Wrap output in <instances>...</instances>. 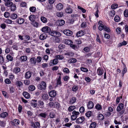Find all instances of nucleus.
<instances>
[{
	"instance_id": "a19ab883",
	"label": "nucleus",
	"mask_w": 128,
	"mask_h": 128,
	"mask_svg": "<svg viewBox=\"0 0 128 128\" xmlns=\"http://www.w3.org/2000/svg\"><path fill=\"white\" fill-rule=\"evenodd\" d=\"M11 6V11H14L15 10H16V6L14 4H12V5H11L10 6Z\"/></svg>"
},
{
	"instance_id": "6ab92c4d",
	"label": "nucleus",
	"mask_w": 128,
	"mask_h": 128,
	"mask_svg": "<svg viewBox=\"0 0 128 128\" xmlns=\"http://www.w3.org/2000/svg\"><path fill=\"white\" fill-rule=\"evenodd\" d=\"M4 2H6L5 5L6 6H9L10 5H11L13 4V3L10 2L11 0H4Z\"/></svg>"
},
{
	"instance_id": "f8f14e48",
	"label": "nucleus",
	"mask_w": 128,
	"mask_h": 128,
	"mask_svg": "<svg viewBox=\"0 0 128 128\" xmlns=\"http://www.w3.org/2000/svg\"><path fill=\"white\" fill-rule=\"evenodd\" d=\"M29 19L31 21V22H34L35 20L36 16L35 15H31L29 16Z\"/></svg>"
},
{
	"instance_id": "338daca9",
	"label": "nucleus",
	"mask_w": 128,
	"mask_h": 128,
	"mask_svg": "<svg viewBox=\"0 0 128 128\" xmlns=\"http://www.w3.org/2000/svg\"><path fill=\"white\" fill-rule=\"evenodd\" d=\"M0 27L2 29H4L6 27V24L4 23H2L0 26Z\"/></svg>"
},
{
	"instance_id": "8fccbe9b",
	"label": "nucleus",
	"mask_w": 128,
	"mask_h": 128,
	"mask_svg": "<svg viewBox=\"0 0 128 128\" xmlns=\"http://www.w3.org/2000/svg\"><path fill=\"white\" fill-rule=\"evenodd\" d=\"M29 9L31 12H34L36 10V8L34 6H32Z\"/></svg>"
},
{
	"instance_id": "ddd939ff",
	"label": "nucleus",
	"mask_w": 128,
	"mask_h": 128,
	"mask_svg": "<svg viewBox=\"0 0 128 128\" xmlns=\"http://www.w3.org/2000/svg\"><path fill=\"white\" fill-rule=\"evenodd\" d=\"M94 104L91 101H89L87 104V107L88 109H92L94 107Z\"/></svg>"
},
{
	"instance_id": "ea45409f",
	"label": "nucleus",
	"mask_w": 128,
	"mask_h": 128,
	"mask_svg": "<svg viewBox=\"0 0 128 128\" xmlns=\"http://www.w3.org/2000/svg\"><path fill=\"white\" fill-rule=\"evenodd\" d=\"M126 42L125 41H124L122 42L119 43L118 45V47H121L122 46H125L127 44Z\"/></svg>"
},
{
	"instance_id": "0eeeda50",
	"label": "nucleus",
	"mask_w": 128,
	"mask_h": 128,
	"mask_svg": "<svg viewBox=\"0 0 128 128\" xmlns=\"http://www.w3.org/2000/svg\"><path fill=\"white\" fill-rule=\"evenodd\" d=\"M58 62V59L56 58L53 60H50L49 64L50 66H52L56 64Z\"/></svg>"
},
{
	"instance_id": "c756f323",
	"label": "nucleus",
	"mask_w": 128,
	"mask_h": 128,
	"mask_svg": "<svg viewBox=\"0 0 128 128\" xmlns=\"http://www.w3.org/2000/svg\"><path fill=\"white\" fill-rule=\"evenodd\" d=\"M20 69L19 67H16L14 68L13 72L16 74H17L20 71Z\"/></svg>"
},
{
	"instance_id": "2f4dec72",
	"label": "nucleus",
	"mask_w": 128,
	"mask_h": 128,
	"mask_svg": "<svg viewBox=\"0 0 128 128\" xmlns=\"http://www.w3.org/2000/svg\"><path fill=\"white\" fill-rule=\"evenodd\" d=\"M4 22L7 24H10L12 23V21L9 19H5L4 20Z\"/></svg>"
},
{
	"instance_id": "4468645a",
	"label": "nucleus",
	"mask_w": 128,
	"mask_h": 128,
	"mask_svg": "<svg viewBox=\"0 0 128 128\" xmlns=\"http://www.w3.org/2000/svg\"><path fill=\"white\" fill-rule=\"evenodd\" d=\"M32 72L30 71L26 72L25 74V78L26 79H29L31 77Z\"/></svg>"
},
{
	"instance_id": "e2e57ef3",
	"label": "nucleus",
	"mask_w": 128,
	"mask_h": 128,
	"mask_svg": "<svg viewBox=\"0 0 128 128\" xmlns=\"http://www.w3.org/2000/svg\"><path fill=\"white\" fill-rule=\"evenodd\" d=\"M99 12V10H98V7H97V10L94 14V15L97 18L99 16L98 14Z\"/></svg>"
},
{
	"instance_id": "c85d7f7f",
	"label": "nucleus",
	"mask_w": 128,
	"mask_h": 128,
	"mask_svg": "<svg viewBox=\"0 0 128 128\" xmlns=\"http://www.w3.org/2000/svg\"><path fill=\"white\" fill-rule=\"evenodd\" d=\"M47 116V114L45 113H41L39 114L38 116L43 118H45Z\"/></svg>"
},
{
	"instance_id": "0e129e2a",
	"label": "nucleus",
	"mask_w": 128,
	"mask_h": 128,
	"mask_svg": "<svg viewBox=\"0 0 128 128\" xmlns=\"http://www.w3.org/2000/svg\"><path fill=\"white\" fill-rule=\"evenodd\" d=\"M78 8L80 10H81L82 11L83 13H85L86 12V10L83 8H82L81 7L78 6Z\"/></svg>"
},
{
	"instance_id": "7ed1b4c3",
	"label": "nucleus",
	"mask_w": 128,
	"mask_h": 128,
	"mask_svg": "<svg viewBox=\"0 0 128 128\" xmlns=\"http://www.w3.org/2000/svg\"><path fill=\"white\" fill-rule=\"evenodd\" d=\"M46 87V84L45 82L43 81L41 82L38 86V89L41 90H45Z\"/></svg>"
},
{
	"instance_id": "20e7f679",
	"label": "nucleus",
	"mask_w": 128,
	"mask_h": 128,
	"mask_svg": "<svg viewBox=\"0 0 128 128\" xmlns=\"http://www.w3.org/2000/svg\"><path fill=\"white\" fill-rule=\"evenodd\" d=\"M50 34L51 36L56 37H60L61 35L60 32L54 30L51 31Z\"/></svg>"
},
{
	"instance_id": "69168bd1",
	"label": "nucleus",
	"mask_w": 128,
	"mask_h": 128,
	"mask_svg": "<svg viewBox=\"0 0 128 128\" xmlns=\"http://www.w3.org/2000/svg\"><path fill=\"white\" fill-rule=\"evenodd\" d=\"M71 16L74 19H76L77 18L78 16L77 14H72L71 15Z\"/></svg>"
},
{
	"instance_id": "a878e982",
	"label": "nucleus",
	"mask_w": 128,
	"mask_h": 128,
	"mask_svg": "<svg viewBox=\"0 0 128 128\" xmlns=\"http://www.w3.org/2000/svg\"><path fill=\"white\" fill-rule=\"evenodd\" d=\"M28 59V57L26 56H22L20 57V59L21 62H25Z\"/></svg>"
},
{
	"instance_id": "13d9d810",
	"label": "nucleus",
	"mask_w": 128,
	"mask_h": 128,
	"mask_svg": "<svg viewBox=\"0 0 128 128\" xmlns=\"http://www.w3.org/2000/svg\"><path fill=\"white\" fill-rule=\"evenodd\" d=\"M124 16L126 17H128V10L126 9L124 11Z\"/></svg>"
},
{
	"instance_id": "412c9836",
	"label": "nucleus",
	"mask_w": 128,
	"mask_h": 128,
	"mask_svg": "<svg viewBox=\"0 0 128 128\" xmlns=\"http://www.w3.org/2000/svg\"><path fill=\"white\" fill-rule=\"evenodd\" d=\"M20 121L18 119H15L13 121V123L14 125L15 126H18L19 124Z\"/></svg>"
},
{
	"instance_id": "f257e3e1",
	"label": "nucleus",
	"mask_w": 128,
	"mask_h": 128,
	"mask_svg": "<svg viewBox=\"0 0 128 128\" xmlns=\"http://www.w3.org/2000/svg\"><path fill=\"white\" fill-rule=\"evenodd\" d=\"M124 107V104L122 103H120L118 104L117 108V111L118 112V114L120 116H121L124 112L125 110L123 109Z\"/></svg>"
},
{
	"instance_id": "bb28decb",
	"label": "nucleus",
	"mask_w": 128,
	"mask_h": 128,
	"mask_svg": "<svg viewBox=\"0 0 128 128\" xmlns=\"http://www.w3.org/2000/svg\"><path fill=\"white\" fill-rule=\"evenodd\" d=\"M31 23L34 27L36 28H38L40 25L39 23L35 21V20L34 21V22H31Z\"/></svg>"
},
{
	"instance_id": "603ef678",
	"label": "nucleus",
	"mask_w": 128,
	"mask_h": 128,
	"mask_svg": "<svg viewBox=\"0 0 128 128\" xmlns=\"http://www.w3.org/2000/svg\"><path fill=\"white\" fill-rule=\"evenodd\" d=\"M92 112L91 111H88L85 114L86 115V117H90L92 116Z\"/></svg>"
},
{
	"instance_id": "774afa93",
	"label": "nucleus",
	"mask_w": 128,
	"mask_h": 128,
	"mask_svg": "<svg viewBox=\"0 0 128 128\" xmlns=\"http://www.w3.org/2000/svg\"><path fill=\"white\" fill-rule=\"evenodd\" d=\"M24 83L26 85H29L30 83V81L28 80H26L24 81Z\"/></svg>"
},
{
	"instance_id": "4d7b16f0",
	"label": "nucleus",
	"mask_w": 128,
	"mask_h": 128,
	"mask_svg": "<svg viewBox=\"0 0 128 128\" xmlns=\"http://www.w3.org/2000/svg\"><path fill=\"white\" fill-rule=\"evenodd\" d=\"M84 108L83 106L80 107L79 109V111L81 114L83 113L84 111Z\"/></svg>"
},
{
	"instance_id": "72a5a7b5",
	"label": "nucleus",
	"mask_w": 128,
	"mask_h": 128,
	"mask_svg": "<svg viewBox=\"0 0 128 128\" xmlns=\"http://www.w3.org/2000/svg\"><path fill=\"white\" fill-rule=\"evenodd\" d=\"M41 21L44 23H46L47 22L46 18L42 16L40 18Z\"/></svg>"
},
{
	"instance_id": "5701e85b",
	"label": "nucleus",
	"mask_w": 128,
	"mask_h": 128,
	"mask_svg": "<svg viewBox=\"0 0 128 128\" xmlns=\"http://www.w3.org/2000/svg\"><path fill=\"white\" fill-rule=\"evenodd\" d=\"M97 126L96 123L95 122H91L89 127V128H96Z\"/></svg>"
},
{
	"instance_id": "1a4fd4ad",
	"label": "nucleus",
	"mask_w": 128,
	"mask_h": 128,
	"mask_svg": "<svg viewBox=\"0 0 128 128\" xmlns=\"http://www.w3.org/2000/svg\"><path fill=\"white\" fill-rule=\"evenodd\" d=\"M24 21V19L22 18H18L16 20V22L19 24H22Z\"/></svg>"
},
{
	"instance_id": "aec40b11",
	"label": "nucleus",
	"mask_w": 128,
	"mask_h": 128,
	"mask_svg": "<svg viewBox=\"0 0 128 128\" xmlns=\"http://www.w3.org/2000/svg\"><path fill=\"white\" fill-rule=\"evenodd\" d=\"M56 86H60L62 84V82L61 81V76H59L57 79L56 80Z\"/></svg>"
},
{
	"instance_id": "6e6552de",
	"label": "nucleus",
	"mask_w": 128,
	"mask_h": 128,
	"mask_svg": "<svg viewBox=\"0 0 128 128\" xmlns=\"http://www.w3.org/2000/svg\"><path fill=\"white\" fill-rule=\"evenodd\" d=\"M84 118L83 117H80L76 120V122L78 124L82 123L84 120Z\"/></svg>"
},
{
	"instance_id": "473e14b6",
	"label": "nucleus",
	"mask_w": 128,
	"mask_h": 128,
	"mask_svg": "<svg viewBox=\"0 0 128 128\" xmlns=\"http://www.w3.org/2000/svg\"><path fill=\"white\" fill-rule=\"evenodd\" d=\"M97 118L98 119L100 120H103L104 119V117L102 114H98Z\"/></svg>"
},
{
	"instance_id": "423d86ee",
	"label": "nucleus",
	"mask_w": 128,
	"mask_h": 128,
	"mask_svg": "<svg viewBox=\"0 0 128 128\" xmlns=\"http://www.w3.org/2000/svg\"><path fill=\"white\" fill-rule=\"evenodd\" d=\"M63 33L66 36H70L72 34V32L71 30H64L63 32Z\"/></svg>"
},
{
	"instance_id": "f3484780",
	"label": "nucleus",
	"mask_w": 128,
	"mask_h": 128,
	"mask_svg": "<svg viewBox=\"0 0 128 128\" xmlns=\"http://www.w3.org/2000/svg\"><path fill=\"white\" fill-rule=\"evenodd\" d=\"M38 106L40 108H42L44 107V103L42 101L39 100L38 102Z\"/></svg>"
},
{
	"instance_id": "393cba45",
	"label": "nucleus",
	"mask_w": 128,
	"mask_h": 128,
	"mask_svg": "<svg viewBox=\"0 0 128 128\" xmlns=\"http://www.w3.org/2000/svg\"><path fill=\"white\" fill-rule=\"evenodd\" d=\"M8 115V112H5L2 113L0 115V116L2 118H4L6 117Z\"/></svg>"
},
{
	"instance_id": "2eb2a0df",
	"label": "nucleus",
	"mask_w": 128,
	"mask_h": 128,
	"mask_svg": "<svg viewBox=\"0 0 128 128\" xmlns=\"http://www.w3.org/2000/svg\"><path fill=\"white\" fill-rule=\"evenodd\" d=\"M66 12L68 14H71L72 12V10L70 8V6L69 5L68 7H67L65 10Z\"/></svg>"
},
{
	"instance_id": "f704fd0d",
	"label": "nucleus",
	"mask_w": 128,
	"mask_h": 128,
	"mask_svg": "<svg viewBox=\"0 0 128 128\" xmlns=\"http://www.w3.org/2000/svg\"><path fill=\"white\" fill-rule=\"evenodd\" d=\"M65 42L66 44L70 45L73 43L72 40L68 39L65 40Z\"/></svg>"
},
{
	"instance_id": "bf43d9fd",
	"label": "nucleus",
	"mask_w": 128,
	"mask_h": 128,
	"mask_svg": "<svg viewBox=\"0 0 128 128\" xmlns=\"http://www.w3.org/2000/svg\"><path fill=\"white\" fill-rule=\"evenodd\" d=\"M42 58L40 56H38L36 58V60L37 62L40 63V62L42 60Z\"/></svg>"
},
{
	"instance_id": "9b49d317",
	"label": "nucleus",
	"mask_w": 128,
	"mask_h": 128,
	"mask_svg": "<svg viewBox=\"0 0 128 128\" xmlns=\"http://www.w3.org/2000/svg\"><path fill=\"white\" fill-rule=\"evenodd\" d=\"M49 96L52 97H54L56 95V91L54 90L50 91L49 93Z\"/></svg>"
},
{
	"instance_id": "79ce46f5",
	"label": "nucleus",
	"mask_w": 128,
	"mask_h": 128,
	"mask_svg": "<svg viewBox=\"0 0 128 128\" xmlns=\"http://www.w3.org/2000/svg\"><path fill=\"white\" fill-rule=\"evenodd\" d=\"M59 25L61 26H63L65 24V21L63 20H58Z\"/></svg>"
},
{
	"instance_id": "a211bd4d",
	"label": "nucleus",
	"mask_w": 128,
	"mask_h": 128,
	"mask_svg": "<svg viewBox=\"0 0 128 128\" xmlns=\"http://www.w3.org/2000/svg\"><path fill=\"white\" fill-rule=\"evenodd\" d=\"M30 62L32 66L35 65L36 62V59L34 58H31L30 59Z\"/></svg>"
},
{
	"instance_id": "5fc2aeb1",
	"label": "nucleus",
	"mask_w": 128,
	"mask_h": 128,
	"mask_svg": "<svg viewBox=\"0 0 128 128\" xmlns=\"http://www.w3.org/2000/svg\"><path fill=\"white\" fill-rule=\"evenodd\" d=\"M114 21L117 22H118L120 21V17L117 15H116L114 18Z\"/></svg>"
},
{
	"instance_id": "58836bf2",
	"label": "nucleus",
	"mask_w": 128,
	"mask_h": 128,
	"mask_svg": "<svg viewBox=\"0 0 128 128\" xmlns=\"http://www.w3.org/2000/svg\"><path fill=\"white\" fill-rule=\"evenodd\" d=\"M17 15L15 14H13L10 16V18L14 20L17 17Z\"/></svg>"
},
{
	"instance_id": "6e6d98bb",
	"label": "nucleus",
	"mask_w": 128,
	"mask_h": 128,
	"mask_svg": "<svg viewBox=\"0 0 128 128\" xmlns=\"http://www.w3.org/2000/svg\"><path fill=\"white\" fill-rule=\"evenodd\" d=\"M80 69L82 71L85 72H86L88 71V70L85 68L82 67L80 68Z\"/></svg>"
},
{
	"instance_id": "4be33fe9",
	"label": "nucleus",
	"mask_w": 128,
	"mask_h": 128,
	"mask_svg": "<svg viewBox=\"0 0 128 128\" xmlns=\"http://www.w3.org/2000/svg\"><path fill=\"white\" fill-rule=\"evenodd\" d=\"M47 35L46 34L44 33L41 34L40 36V39L42 40H44L46 39Z\"/></svg>"
},
{
	"instance_id": "4c0bfd02",
	"label": "nucleus",
	"mask_w": 128,
	"mask_h": 128,
	"mask_svg": "<svg viewBox=\"0 0 128 128\" xmlns=\"http://www.w3.org/2000/svg\"><path fill=\"white\" fill-rule=\"evenodd\" d=\"M76 99L75 97H72L70 101L69 102L70 104H72L76 102Z\"/></svg>"
},
{
	"instance_id": "a18cd8bd",
	"label": "nucleus",
	"mask_w": 128,
	"mask_h": 128,
	"mask_svg": "<svg viewBox=\"0 0 128 128\" xmlns=\"http://www.w3.org/2000/svg\"><path fill=\"white\" fill-rule=\"evenodd\" d=\"M7 60L10 61H12L13 60V57L9 54H8L6 56Z\"/></svg>"
},
{
	"instance_id": "9d476101",
	"label": "nucleus",
	"mask_w": 128,
	"mask_h": 128,
	"mask_svg": "<svg viewBox=\"0 0 128 128\" xmlns=\"http://www.w3.org/2000/svg\"><path fill=\"white\" fill-rule=\"evenodd\" d=\"M104 70L103 69L100 68H99L97 70V73L98 75L101 76L104 73Z\"/></svg>"
},
{
	"instance_id": "09e8293b",
	"label": "nucleus",
	"mask_w": 128,
	"mask_h": 128,
	"mask_svg": "<svg viewBox=\"0 0 128 128\" xmlns=\"http://www.w3.org/2000/svg\"><path fill=\"white\" fill-rule=\"evenodd\" d=\"M116 14V12L114 10H112L109 12V14L112 16H114Z\"/></svg>"
},
{
	"instance_id": "39448f33",
	"label": "nucleus",
	"mask_w": 128,
	"mask_h": 128,
	"mask_svg": "<svg viewBox=\"0 0 128 128\" xmlns=\"http://www.w3.org/2000/svg\"><path fill=\"white\" fill-rule=\"evenodd\" d=\"M41 30L42 32L44 33H49L51 31L50 28L48 26L43 27Z\"/></svg>"
},
{
	"instance_id": "f03ea898",
	"label": "nucleus",
	"mask_w": 128,
	"mask_h": 128,
	"mask_svg": "<svg viewBox=\"0 0 128 128\" xmlns=\"http://www.w3.org/2000/svg\"><path fill=\"white\" fill-rule=\"evenodd\" d=\"M80 114V113L79 112L76 111V110H74L72 112V115L71 116V120L72 121L75 120Z\"/></svg>"
},
{
	"instance_id": "49530a36",
	"label": "nucleus",
	"mask_w": 128,
	"mask_h": 128,
	"mask_svg": "<svg viewBox=\"0 0 128 128\" xmlns=\"http://www.w3.org/2000/svg\"><path fill=\"white\" fill-rule=\"evenodd\" d=\"M76 60L74 58H72L68 60V62L70 63H74L76 62Z\"/></svg>"
},
{
	"instance_id": "864d4df0",
	"label": "nucleus",
	"mask_w": 128,
	"mask_h": 128,
	"mask_svg": "<svg viewBox=\"0 0 128 128\" xmlns=\"http://www.w3.org/2000/svg\"><path fill=\"white\" fill-rule=\"evenodd\" d=\"M55 58L57 59H58L60 60H62L64 58V56H62L57 55L55 56Z\"/></svg>"
},
{
	"instance_id": "37998d69",
	"label": "nucleus",
	"mask_w": 128,
	"mask_h": 128,
	"mask_svg": "<svg viewBox=\"0 0 128 128\" xmlns=\"http://www.w3.org/2000/svg\"><path fill=\"white\" fill-rule=\"evenodd\" d=\"M16 83L17 86L19 87L22 86V82L19 80L17 81L16 82Z\"/></svg>"
},
{
	"instance_id": "3c124183",
	"label": "nucleus",
	"mask_w": 128,
	"mask_h": 128,
	"mask_svg": "<svg viewBox=\"0 0 128 128\" xmlns=\"http://www.w3.org/2000/svg\"><path fill=\"white\" fill-rule=\"evenodd\" d=\"M42 97L44 99L46 100L48 99V94H44L42 95Z\"/></svg>"
},
{
	"instance_id": "e433bc0d",
	"label": "nucleus",
	"mask_w": 128,
	"mask_h": 128,
	"mask_svg": "<svg viewBox=\"0 0 128 128\" xmlns=\"http://www.w3.org/2000/svg\"><path fill=\"white\" fill-rule=\"evenodd\" d=\"M95 108L98 110H100L102 109L101 106L99 104H97L95 106Z\"/></svg>"
},
{
	"instance_id": "de8ad7c7",
	"label": "nucleus",
	"mask_w": 128,
	"mask_h": 128,
	"mask_svg": "<svg viewBox=\"0 0 128 128\" xmlns=\"http://www.w3.org/2000/svg\"><path fill=\"white\" fill-rule=\"evenodd\" d=\"M118 6L117 4H114L112 5L111 7L112 9H115L118 8Z\"/></svg>"
},
{
	"instance_id": "dca6fc26",
	"label": "nucleus",
	"mask_w": 128,
	"mask_h": 128,
	"mask_svg": "<svg viewBox=\"0 0 128 128\" xmlns=\"http://www.w3.org/2000/svg\"><path fill=\"white\" fill-rule=\"evenodd\" d=\"M85 34L84 30H80L76 34V36L78 37H80L83 36Z\"/></svg>"
},
{
	"instance_id": "cd10ccee",
	"label": "nucleus",
	"mask_w": 128,
	"mask_h": 128,
	"mask_svg": "<svg viewBox=\"0 0 128 128\" xmlns=\"http://www.w3.org/2000/svg\"><path fill=\"white\" fill-rule=\"evenodd\" d=\"M76 108V107L75 106H69L68 108V110L69 112H71Z\"/></svg>"
},
{
	"instance_id": "7c9ffc66",
	"label": "nucleus",
	"mask_w": 128,
	"mask_h": 128,
	"mask_svg": "<svg viewBox=\"0 0 128 128\" xmlns=\"http://www.w3.org/2000/svg\"><path fill=\"white\" fill-rule=\"evenodd\" d=\"M63 7V5L60 3L58 4L56 6V8L59 10L62 9Z\"/></svg>"
},
{
	"instance_id": "b1692460",
	"label": "nucleus",
	"mask_w": 128,
	"mask_h": 128,
	"mask_svg": "<svg viewBox=\"0 0 128 128\" xmlns=\"http://www.w3.org/2000/svg\"><path fill=\"white\" fill-rule=\"evenodd\" d=\"M23 94L24 96L26 98L28 99L30 97V94L28 92H24L23 93Z\"/></svg>"
},
{
	"instance_id": "680f3d73",
	"label": "nucleus",
	"mask_w": 128,
	"mask_h": 128,
	"mask_svg": "<svg viewBox=\"0 0 128 128\" xmlns=\"http://www.w3.org/2000/svg\"><path fill=\"white\" fill-rule=\"evenodd\" d=\"M104 26L103 24H100L98 26V29L100 30H102L104 29Z\"/></svg>"
},
{
	"instance_id": "052dcab7",
	"label": "nucleus",
	"mask_w": 128,
	"mask_h": 128,
	"mask_svg": "<svg viewBox=\"0 0 128 128\" xmlns=\"http://www.w3.org/2000/svg\"><path fill=\"white\" fill-rule=\"evenodd\" d=\"M4 17L6 18H8L10 16V13L8 12H6L4 14Z\"/></svg>"
},
{
	"instance_id": "c03bdc74",
	"label": "nucleus",
	"mask_w": 128,
	"mask_h": 128,
	"mask_svg": "<svg viewBox=\"0 0 128 128\" xmlns=\"http://www.w3.org/2000/svg\"><path fill=\"white\" fill-rule=\"evenodd\" d=\"M78 89V86L77 85H74L72 88V90L73 92H76Z\"/></svg>"
},
{
	"instance_id": "c9c22d12",
	"label": "nucleus",
	"mask_w": 128,
	"mask_h": 128,
	"mask_svg": "<svg viewBox=\"0 0 128 128\" xmlns=\"http://www.w3.org/2000/svg\"><path fill=\"white\" fill-rule=\"evenodd\" d=\"M36 88L34 85H31L30 86L28 87V89L29 91H32L35 90Z\"/></svg>"
}]
</instances>
